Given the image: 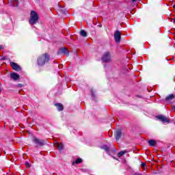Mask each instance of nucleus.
Instances as JSON below:
<instances>
[{
  "label": "nucleus",
  "instance_id": "f257e3e1",
  "mask_svg": "<svg viewBox=\"0 0 175 175\" xmlns=\"http://www.w3.org/2000/svg\"><path fill=\"white\" fill-rule=\"evenodd\" d=\"M49 61H50V56L49 54L43 53L38 57L37 64L38 66H44Z\"/></svg>",
  "mask_w": 175,
  "mask_h": 175
},
{
  "label": "nucleus",
  "instance_id": "f03ea898",
  "mask_svg": "<svg viewBox=\"0 0 175 175\" xmlns=\"http://www.w3.org/2000/svg\"><path fill=\"white\" fill-rule=\"evenodd\" d=\"M38 20L39 16H38V13L35 11H31L30 14L29 23L31 25H33V24H36V23H38Z\"/></svg>",
  "mask_w": 175,
  "mask_h": 175
},
{
  "label": "nucleus",
  "instance_id": "7ed1b4c3",
  "mask_svg": "<svg viewBox=\"0 0 175 175\" xmlns=\"http://www.w3.org/2000/svg\"><path fill=\"white\" fill-rule=\"evenodd\" d=\"M103 62H111V53L110 52H105L102 57Z\"/></svg>",
  "mask_w": 175,
  "mask_h": 175
},
{
  "label": "nucleus",
  "instance_id": "20e7f679",
  "mask_svg": "<svg viewBox=\"0 0 175 175\" xmlns=\"http://www.w3.org/2000/svg\"><path fill=\"white\" fill-rule=\"evenodd\" d=\"M32 142L36 144V146H43L44 144V141L36 137L32 138Z\"/></svg>",
  "mask_w": 175,
  "mask_h": 175
},
{
  "label": "nucleus",
  "instance_id": "39448f33",
  "mask_svg": "<svg viewBox=\"0 0 175 175\" xmlns=\"http://www.w3.org/2000/svg\"><path fill=\"white\" fill-rule=\"evenodd\" d=\"M114 39L116 43H120V42H121V31H115Z\"/></svg>",
  "mask_w": 175,
  "mask_h": 175
},
{
  "label": "nucleus",
  "instance_id": "423d86ee",
  "mask_svg": "<svg viewBox=\"0 0 175 175\" xmlns=\"http://www.w3.org/2000/svg\"><path fill=\"white\" fill-rule=\"evenodd\" d=\"M124 136H125V134H124L120 130H117L116 131L115 137L117 142H118L121 137H124Z\"/></svg>",
  "mask_w": 175,
  "mask_h": 175
},
{
  "label": "nucleus",
  "instance_id": "0eeeda50",
  "mask_svg": "<svg viewBox=\"0 0 175 175\" xmlns=\"http://www.w3.org/2000/svg\"><path fill=\"white\" fill-rule=\"evenodd\" d=\"M156 118H157V120H159V121H161V122H170V121H169V119H167V118H166V116H164L163 115L157 116Z\"/></svg>",
  "mask_w": 175,
  "mask_h": 175
},
{
  "label": "nucleus",
  "instance_id": "6e6552de",
  "mask_svg": "<svg viewBox=\"0 0 175 175\" xmlns=\"http://www.w3.org/2000/svg\"><path fill=\"white\" fill-rule=\"evenodd\" d=\"M10 66H12V69L16 72H20V70H21V67L14 62H10Z\"/></svg>",
  "mask_w": 175,
  "mask_h": 175
},
{
  "label": "nucleus",
  "instance_id": "1a4fd4ad",
  "mask_svg": "<svg viewBox=\"0 0 175 175\" xmlns=\"http://www.w3.org/2000/svg\"><path fill=\"white\" fill-rule=\"evenodd\" d=\"M58 54H65L67 57L69 56V51L66 48H62L59 50Z\"/></svg>",
  "mask_w": 175,
  "mask_h": 175
},
{
  "label": "nucleus",
  "instance_id": "9d476101",
  "mask_svg": "<svg viewBox=\"0 0 175 175\" xmlns=\"http://www.w3.org/2000/svg\"><path fill=\"white\" fill-rule=\"evenodd\" d=\"M10 77H11V79H13V80H14L16 81L20 79V75H18V74H17V73L12 72L10 74Z\"/></svg>",
  "mask_w": 175,
  "mask_h": 175
},
{
  "label": "nucleus",
  "instance_id": "9b49d317",
  "mask_svg": "<svg viewBox=\"0 0 175 175\" xmlns=\"http://www.w3.org/2000/svg\"><path fill=\"white\" fill-rule=\"evenodd\" d=\"M55 146H56V147H57V150L59 151H62V150H64V144H61L59 142H56L55 144Z\"/></svg>",
  "mask_w": 175,
  "mask_h": 175
},
{
  "label": "nucleus",
  "instance_id": "f8f14e48",
  "mask_svg": "<svg viewBox=\"0 0 175 175\" xmlns=\"http://www.w3.org/2000/svg\"><path fill=\"white\" fill-rule=\"evenodd\" d=\"M55 106L57 107L59 111H62V110H64V105H62L61 103H56L55 104Z\"/></svg>",
  "mask_w": 175,
  "mask_h": 175
},
{
  "label": "nucleus",
  "instance_id": "ddd939ff",
  "mask_svg": "<svg viewBox=\"0 0 175 175\" xmlns=\"http://www.w3.org/2000/svg\"><path fill=\"white\" fill-rule=\"evenodd\" d=\"M80 35H81V36H83V38H87V36H88L87 32L84 30H81Z\"/></svg>",
  "mask_w": 175,
  "mask_h": 175
},
{
  "label": "nucleus",
  "instance_id": "4468645a",
  "mask_svg": "<svg viewBox=\"0 0 175 175\" xmlns=\"http://www.w3.org/2000/svg\"><path fill=\"white\" fill-rule=\"evenodd\" d=\"M172 99H174V94H170L168 96L165 98V100H172Z\"/></svg>",
  "mask_w": 175,
  "mask_h": 175
},
{
  "label": "nucleus",
  "instance_id": "2eb2a0df",
  "mask_svg": "<svg viewBox=\"0 0 175 175\" xmlns=\"http://www.w3.org/2000/svg\"><path fill=\"white\" fill-rule=\"evenodd\" d=\"M126 152H127L126 150H122L119 153H118V157H119V158H121V157H122V155H124V154H126Z\"/></svg>",
  "mask_w": 175,
  "mask_h": 175
},
{
  "label": "nucleus",
  "instance_id": "dca6fc26",
  "mask_svg": "<svg viewBox=\"0 0 175 175\" xmlns=\"http://www.w3.org/2000/svg\"><path fill=\"white\" fill-rule=\"evenodd\" d=\"M148 143H149L150 146H155V144H157V142L154 139L149 140Z\"/></svg>",
  "mask_w": 175,
  "mask_h": 175
},
{
  "label": "nucleus",
  "instance_id": "f3484780",
  "mask_svg": "<svg viewBox=\"0 0 175 175\" xmlns=\"http://www.w3.org/2000/svg\"><path fill=\"white\" fill-rule=\"evenodd\" d=\"M59 10L62 12V13H64V14H66V10H65L62 7L59 6Z\"/></svg>",
  "mask_w": 175,
  "mask_h": 175
},
{
  "label": "nucleus",
  "instance_id": "a211bd4d",
  "mask_svg": "<svg viewBox=\"0 0 175 175\" xmlns=\"http://www.w3.org/2000/svg\"><path fill=\"white\" fill-rule=\"evenodd\" d=\"M103 150H105V151H107V152H109V151H110V148H109V146H104Z\"/></svg>",
  "mask_w": 175,
  "mask_h": 175
},
{
  "label": "nucleus",
  "instance_id": "6ab92c4d",
  "mask_svg": "<svg viewBox=\"0 0 175 175\" xmlns=\"http://www.w3.org/2000/svg\"><path fill=\"white\" fill-rule=\"evenodd\" d=\"M82 161L81 159H78L75 161V163H81Z\"/></svg>",
  "mask_w": 175,
  "mask_h": 175
},
{
  "label": "nucleus",
  "instance_id": "aec40b11",
  "mask_svg": "<svg viewBox=\"0 0 175 175\" xmlns=\"http://www.w3.org/2000/svg\"><path fill=\"white\" fill-rule=\"evenodd\" d=\"M146 164L145 163H142V167H143L144 170H146Z\"/></svg>",
  "mask_w": 175,
  "mask_h": 175
},
{
  "label": "nucleus",
  "instance_id": "412c9836",
  "mask_svg": "<svg viewBox=\"0 0 175 175\" xmlns=\"http://www.w3.org/2000/svg\"><path fill=\"white\" fill-rule=\"evenodd\" d=\"M25 165H26L27 167H29V163L26 162Z\"/></svg>",
  "mask_w": 175,
  "mask_h": 175
},
{
  "label": "nucleus",
  "instance_id": "4be33fe9",
  "mask_svg": "<svg viewBox=\"0 0 175 175\" xmlns=\"http://www.w3.org/2000/svg\"><path fill=\"white\" fill-rule=\"evenodd\" d=\"M98 28H102V25H98Z\"/></svg>",
  "mask_w": 175,
  "mask_h": 175
},
{
  "label": "nucleus",
  "instance_id": "5701e85b",
  "mask_svg": "<svg viewBox=\"0 0 175 175\" xmlns=\"http://www.w3.org/2000/svg\"><path fill=\"white\" fill-rule=\"evenodd\" d=\"M3 49V46L2 45L0 46V50H2Z\"/></svg>",
  "mask_w": 175,
  "mask_h": 175
},
{
  "label": "nucleus",
  "instance_id": "b1692460",
  "mask_svg": "<svg viewBox=\"0 0 175 175\" xmlns=\"http://www.w3.org/2000/svg\"><path fill=\"white\" fill-rule=\"evenodd\" d=\"M134 175H142V174L135 173Z\"/></svg>",
  "mask_w": 175,
  "mask_h": 175
},
{
  "label": "nucleus",
  "instance_id": "393cba45",
  "mask_svg": "<svg viewBox=\"0 0 175 175\" xmlns=\"http://www.w3.org/2000/svg\"><path fill=\"white\" fill-rule=\"evenodd\" d=\"M92 96H94V92H93V90H92Z\"/></svg>",
  "mask_w": 175,
  "mask_h": 175
},
{
  "label": "nucleus",
  "instance_id": "a878e982",
  "mask_svg": "<svg viewBox=\"0 0 175 175\" xmlns=\"http://www.w3.org/2000/svg\"><path fill=\"white\" fill-rule=\"evenodd\" d=\"M15 2H16V3L18 2V0H15Z\"/></svg>",
  "mask_w": 175,
  "mask_h": 175
},
{
  "label": "nucleus",
  "instance_id": "bb28decb",
  "mask_svg": "<svg viewBox=\"0 0 175 175\" xmlns=\"http://www.w3.org/2000/svg\"><path fill=\"white\" fill-rule=\"evenodd\" d=\"M133 2H136V0H133Z\"/></svg>",
  "mask_w": 175,
  "mask_h": 175
},
{
  "label": "nucleus",
  "instance_id": "cd10ccee",
  "mask_svg": "<svg viewBox=\"0 0 175 175\" xmlns=\"http://www.w3.org/2000/svg\"><path fill=\"white\" fill-rule=\"evenodd\" d=\"M174 110H175V107H173Z\"/></svg>",
  "mask_w": 175,
  "mask_h": 175
},
{
  "label": "nucleus",
  "instance_id": "c85d7f7f",
  "mask_svg": "<svg viewBox=\"0 0 175 175\" xmlns=\"http://www.w3.org/2000/svg\"><path fill=\"white\" fill-rule=\"evenodd\" d=\"M174 9H175V5H174Z\"/></svg>",
  "mask_w": 175,
  "mask_h": 175
},
{
  "label": "nucleus",
  "instance_id": "c756f323",
  "mask_svg": "<svg viewBox=\"0 0 175 175\" xmlns=\"http://www.w3.org/2000/svg\"><path fill=\"white\" fill-rule=\"evenodd\" d=\"M1 91H2V90L0 89V92H1Z\"/></svg>",
  "mask_w": 175,
  "mask_h": 175
}]
</instances>
